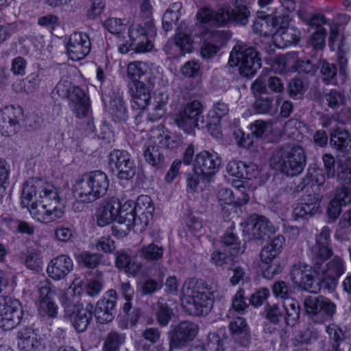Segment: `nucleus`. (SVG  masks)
<instances>
[{"label": "nucleus", "instance_id": "obj_1", "mask_svg": "<svg viewBox=\"0 0 351 351\" xmlns=\"http://www.w3.org/2000/svg\"><path fill=\"white\" fill-rule=\"evenodd\" d=\"M21 199V205L28 207L30 215L38 221L47 223L63 216V206L57 190L43 179L32 178L26 181Z\"/></svg>", "mask_w": 351, "mask_h": 351}, {"label": "nucleus", "instance_id": "obj_2", "mask_svg": "<svg viewBox=\"0 0 351 351\" xmlns=\"http://www.w3.org/2000/svg\"><path fill=\"white\" fill-rule=\"evenodd\" d=\"M333 255V249L330 239V230L324 226L316 236L315 243L310 250L311 264L298 262L293 265L290 277L292 282L301 289L315 292L318 289L317 284L314 282V272L322 271V265Z\"/></svg>", "mask_w": 351, "mask_h": 351}, {"label": "nucleus", "instance_id": "obj_3", "mask_svg": "<svg viewBox=\"0 0 351 351\" xmlns=\"http://www.w3.org/2000/svg\"><path fill=\"white\" fill-rule=\"evenodd\" d=\"M214 292L213 288L204 280L188 278L182 287V306L191 315H206L213 308Z\"/></svg>", "mask_w": 351, "mask_h": 351}, {"label": "nucleus", "instance_id": "obj_4", "mask_svg": "<svg viewBox=\"0 0 351 351\" xmlns=\"http://www.w3.org/2000/svg\"><path fill=\"white\" fill-rule=\"evenodd\" d=\"M306 164V157L300 145L285 144L272 152L270 167L287 176H295L302 172Z\"/></svg>", "mask_w": 351, "mask_h": 351}, {"label": "nucleus", "instance_id": "obj_5", "mask_svg": "<svg viewBox=\"0 0 351 351\" xmlns=\"http://www.w3.org/2000/svg\"><path fill=\"white\" fill-rule=\"evenodd\" d=\"M250 14V10L243 0H236L232 8L223 5L215 11L204 9L198 13L197 18L201 22L212 25L227 26L232 23L245 25Z\"/></svg>", "mask_w": 351, "mask_h": 351}, {"label": "nucleus", "instance_id": "obj_6", "mask_svg": "<svg viewBox=\"0 0 351 351\" xmlns=\"http://www.w3.org/2000/svg\"><path fill=\"white\" fill-rule=\"evenodd\" d=\"M109 180L101 171H93L81 176L74 185V193L78 200L90 204L103 197L107 193Z\"/></svg>", "mask_w": 351, "mask_h": 351}, {"label": "nucleus", "instance_id": "obj_7", "mask_svg": "<svg viewBox=\"0 0 351 351\" xmlns=\"http://www.w3.org/2000/svg\"><path fill=\"white\" fill-rule=\"evenodd\" d=\"M228 64L230 66H239V74L249 79L261 68V59L254 47L245 43H238L230 53Z\"/></svg>", "mask_w": 351, "mask_h": 351}, {"label": "nucleus", "instance_id": "obj_8", "mask_svg": "<svg viewBox=\"0 0 351 351\" xmlns=\"http://www.w3.org/2000/svg\"><path fill=\"white\" fill-rule=\"evenodd\" d=\"M322 271L314 272V282L317 284L318 289L313 293H317L322 289L328 292H333L339 279L345 274L347 268L346 261L339 255L332 256L327 263L322 265Z\"/></svg>", "mask_w": 351, "mask_h": 351}, {"label": "nucleus", "instance_id": "obj_9", "mask_svg": "<svg viewBox=\"0 0 351 351\" xmlns=\"http://www.w3.org/2000/svg\"><path fill=\"white\" fill-rule=\"evenodd\" d=\"M204 106L197 100L189 102L175 117L177 126L188 134L194 133L195 128H199L200 123H204L203 115Z\"/></svg>", "mask_w": 351, "mask_h": 351}, {"label": "nucleus", "instance_id": "obj_10", "mask_svg": "<svg viewBox=\"0 0 351 351\" xmlns=\"http://www.w3.org/2000/svg\"><path fill=\"white\" fill-rule=\"evenodd\" d=\"M221 158L214 151L203 150L197 153L193 162V171L203 181L210 182L219 171Z\"/></svg>", "mask_w": 351, "mask_h": 351}, {"label": "nucleus", "instance_id": "obj_11", "mask_svg": "<svg viewBox=\"0 0 351 351\" xmlns=\"http://www.w3.org/2000/svg\"><path fill=\"white\" fill-rule=\"evenodd\" d=\"M108 166L110 171L121 180H129L136 173L134 161L125 150H112L108 155Z\"/></svg>", "mask_w": 351, "mask_h": 351}, {"label": "nucleus", "instance_id": "obj_12", "mask_svg": "<svg viewBox=\"0 0 351 351\" xmlns=\"http://www.w3.org/2000/svg\"><path fill=\"white\" fill-rule=\"evenodd\" d=\"M197 332V325L192 322L184 321L171 326L168 332L169 351L185 347L193 340Z\"/></svg>", "mask_w": 351, "mask_h": 351}, {"label": "nucleus", "instance_id": "obj_13", "mask_svg": "<svg viewBox=\"0 0 351 351\" xmlns=\"http://www.w3.org/2000/svg\"><path fill=\"white\" fill-rule=\"evenodd\" d=\"M23 310L18 300L0 295V326L5 330L14 328L21 322Z\"/></svg>", "mask_w": 351, "mask_h": 351}, {"label": "nucleus", "instance_id": "obj_14", "mask_svg": "<svg viewBox=\"0 0 351 351\" xmlns=\"http://www.w3.org/2000/svg\"><path fill=\"white\" fill-rule=\"evenodd\" d=\"M23 120V110L21 106H5L0 110V132L5 136L16 134Z\"/></svg>", "mask_w": 351, "mask_h": 351}, {"label": "nucleus", "instance_id": "obj_15", "mask_svg": "<svg viewBox=\"0 0 351 351\" xmlns=\"http://www.w3.org/2000/svg\"><path fill=\"white\" fill-rule=\"evenodd\" d=\"M39 292L38 311L40 315L55 318L58 315V305L53 299L56 295L55 287L48 280L40 281L38 285Z\"/></svg>", "mask_w": 351, "mask_h": 351}, {"label": "nucleus", "instance_id": "obj_16", "mask_svg": "<svg viewBox=\"0 0 351 351\" xmlns=\"http://www.w3.org/2000/svg\"><path fill=\"white\" fill-rule=\"evenodd\" d=\"M249 240H264L276 232V227L265 217L253 215L243 230Z\"/></svg>", "mask_w": 351, "mask_h": 351}, {"label": "nucleus", "instance_id": "obj_17", "mask_svg": "<svg viewBox=\"0 0 351 351\" xmlns=\"http://www.w3.org/2000/svg\"><path fill=\"white\" fill-rule=\"evenodd\" d=\"M324 169L328 178L337 176L339 180L351 184V158L348 157L344 160H339L337 163L335 157L330 154L322 156Z\"/></svg>", "mask_w": 351, "mask_h": 351}, {"label": "nucleus", "instance_id": "obj_18", "mask_svg": "<svg viewBox=\"0 0 351 351\" xmlns=\"http://www.w3.org/2000/svg\"><path fill=\"white\" fill-rule=\"evenodd\" d=\"M128 87L132 100V107L140 110L136 116L137 118L141 116V110H144L149 104L150 91L154 87V84L152 83L151 80H149L138 82H129Z\"/></svg>", "mask_w": 351, "mask_h": 351}, {"label": "nucleus", "instance_id": "obj_19", "mask_svg": "<svg viewBox=\"0 0 351 351\" xmlns=\"http://www.w3.org/2000/svg\"><path fill=\"white\" fill-rule=\"evenodd\" d=\"M90 48L89 36L81 32L73 33L66 45L68 56L73 61L84 59L90 53Z\"/></svg>", "mask_w": 351, "mask_h": 351}, {"label": "nucleus", "instance_id": "obj_20", "mask_svg": "<svg viewBox=\"0 0 351 351\" xmlns=\"http://www.w3.org/2000/svg\"><path fill=\"white\" fill-rule=\"evenodd\" d=\"M228 38L229 34L225 31H213L208 33L200 47L202 58L209 60L215 57Z\"/></svg>", "mask_w": 351, "mask_h": 351}, {"label": "nucleus", "instance_id": "obj_21", "mask_svg": "<svg viewBox=\"0 0 351 351\" xmlns=\"http://www.w3.org/2000/svg\"><path fill=\"white\" fill-rule=\"evenodd\" d=\"M256 93L263 92L267 93L268 89L273 93H282L285 90L284 83L282 80L276 76L269 75L267 71H263L261 75L253 82L250 87Z\"/></svg>", "mask_w": 351, "mask_h": 351}, {"label": "nucleus", "instance_id": "obj_22", "mask_svg": "<svg viewBox=\"0 0 351 351\" xmlns=\"http://www.w3.org/2000/svg\"><path fill=\"white\" fill-rule=\"evenodd\" d=\"M306 313L312 316L326 315L331 317L336 311V305L327 298H308L304 302Z\"/></svg>", "mask_w": 351, "mask_h": 351}, {"label": "nucleus", "instance_id": "obj_23", "mask_svg": "<svg viewBox=\"0 0 351 351\" xmlns=\"http://www.w3.org/2000/svg\"><path fill=\"white\" fill-rule=\"evenodd\" d=\"M73 269L72 259L66 254H60L49 263L47 273L51 278L60 280L65 278Z\"/></svg>", "mask_w": 351, "mask_h": 351}, {"label": "nucleus", "instance_id": "obj_24", "mask_svg": "<svg viewBox=\"0 0 351 351\" xmlns=\"http://www.w3.org/2000/svg\"><path fill=\"white\" fill-rule=\"evenodd\" d=\"M65 313L70 317L73 326L78 332H83L87 329L93 317L91 311L75 305L66 306Z\"/></svg>", "mask_w": 351, "mask_h": 351}, {"label": "nucleus", "instance_id": "obj_25", "mask_svg": "<svg viewBox=\"0 0 351 351\" xmlns=\"http://www.w3.org/2000/svg\"><path fill=\"white\" fill-rule=\"evenodd\" d=\"M71 110L78 118L86 117L90 110V102L88 95L80 87L73 86L68 97Z\"/></svg>", "mask_w": 351, "mask_h": 351}, {"label": "nucleus", "instance_id": "obj_26", "mask_svg": "<svg viewBox=\"0 0 351 351\" xmlns=\"http://www.w3.org/2000/svg\"><path fill=\"white\" fill-rule=\"evenodd\" d=\"M254 97L252 104L254 111L256 114L274 116L276 114L278 106L274 101V97L266 93L258 92L251 90Z\"/></svg>", "mask_w": 351, "mask_h": 351}, {"label": "nucleus", "instance_id": "obj_27", "mask_svg": "<svg viewBox=\"0 0 351 351\" xmlns=\"http://www.w3.org/2000/svg\"><path fill=\"white\" fill-rule=\"evenodd\" d=\"M229 329L234 342L240 347H248L251 342V336L245 319L237 317L229 324Z\"/></svg>", "mask_w": 351, "mask_h": 351}, {"label": "nucleus", "instance_id": "obj_28", "mask_svg": "<svg viewBox=\"0 0 351 351\" xmlns=\"http://www.w3.org/2000/svg\"><path fill=\"white\" fill-rule=\"evenodd\" d=\"M119 210H120L119 199L114 197L101 204L95 214L97 225L104 227L113 221H117Z\"/></svg>", "mask_w": 351, "mask_h": 351}, {"label": "nucleus", "instance_id": "obj_29", "mask_svg": "<svg viewBox=\"0 0 351 351\" xmlns=\"http://www.w3.org/2000/svg\"><path fill=\"white\" fill-rule=\"evenodd\" d=\"M320 201L315 195H308L293 210L295 219L311 217L319 212Z\"/></svg>", "mask_w": 351, "mask_h": 351}, {"label": "nucleus", "instance_id": "obj_30", "mask_svg": "<svg viewBox=\"0 0 351 351\" xmlns=\"http://www.w3.org/2000/svg\"><path fill=\"white\" fill-rule=\"evenodd\" d=\"M164 148L156 144L147 145L144 149L143 156L145 161L154 167L160 169L166 166L167 161Z\"/></svg>", "mask_w": 351, "mask_h": 351}, {"label": "nucleus", "instance_id": "obj_31", "mask_svg": "<svg viewBox=\"0 0 351 351\" xmlns=\"http://www.w3.org/2000/svg\"><path fill=\"white\" fill-rule=\"evenodd\" d=\"M115 313V301L104 298L99 300L94 311L97 322L104 324L112 321Z\"/></svg>", "mask_w": 351, "mask_h": 351}, {"label": "nucleus", "instance_id": "obj_32", "mask_svg": "<svg viewBox=\"0 0 351 351\" xmlns=\"http://www.w3.org/2000/svg\"><path fill=\"white\" fill-rule=\"evenodd\" d=\"M18 348L21 351H36L40 343L38 335L31 328H24L17 333Z\"/></svg>", "mask_w": 351, "mask_h": 351}, {"label": "nucleus", "instance_id": "obj_33", "mask_svg": "<svg viewBox=\"0 0 351 351\" xmlns=\"http://www.w3.org/2000/svg\"><path fill=\"white\" fill-rule=\"evenodd\" d=\"M330 143L332 148L343 154L351 150V136L347 130L341 128L331 130Z\"/></svg>", "mask_w": 351, "mask_h": 351}, {"label": "nucleus", "instance_id": "obj_34", "mask_svg": "<svg viewBox=\"0 0 351 351\" xmlns=\"http://www.w3.org/2000/svg\"><path fill=\"white\" fill-rule=\"evenodd\" d=\"M285 239L282 235L278 234L265 245L261 250L260 257L261 261L270 263L280 253Z\"/></svg>", "mask_w": 351, "mask_h": 351}, {"label": "nucleus", "instance_id": "obj_35", "mask_svg": "<svg viewBox=\"0 0 351 351\" xmlns=\"http://www.w3.org/2000/svg\"><path fill=\"white\" fill-rule=\"evenodd\" d=\"M108 111L114 122H125L128 118V108L121 96L110 99Z\"/></svg>", "mask_w": 351, "mask_h": 351}, {"label": "nucleus", "instance_id": "obj_36", "mask_svg": "<svg viewBox=\"0 0 351 351\" xmlns=\"http://www.w3.org/2000/svg\"><path fill=\"white\" fill-rule=\"evenodd\" d=\"M282 309L285 317V325L294 326L300 315V306L294 298H288L283 301Z\"/></svg>", "mask_w": 351, "mask_h": 351}, {"label": "nucleus", "instance_id": "obj_37", "mask_svg": "<svg viewBox=\"0 0 351 351\" xmlns=\"http://www.w3.org/2000/svg\"><path fill=\"white\" fill-rule=\"evenodd\" d=\"M148 66L143 62H133L128 65L127 76L130 82H138L151 80L147 76Z\"/></svg>", "mask_w": 351, "mask_h": 351}, {"label": "nucleus", "instance_id": "obj_38", "mask_svg": "<svg viewBox=\"0 0 351 351\" xmlns=\"http://www.w3.org/2000/svg\"><path fill=\"white\" fill-rule=\"evenodd\" d=\"M274 36L276 42L278 43V45L280 47L296 44L300 40L298 32L293 27L275 30Z\"/></svg>", "mask_w": 351, "mask_h": 351}, {"label": "nucleus", "instance_id": "obj_39", "mask_svg": "<svg viewBox=\"0 0 351 351\" xmlns=\"http://www.w3.org/2000/svg\"><path fill=\"white\" fill-rule=\"evenodd\" d=\"M154 208L149 203H145V206L141 205V211H138L137 215H135L132 228H136V231H142L149 224L150 219H152Z\"/></svg>", "mask_w": 351, "mask_h": 351}, {"label": "nucleus", "instance_id": "obj_40", "mask_svg": "<svg viewBox=\"0 0 351 351\" xmlns=\"http://www.w3.org/2000/svg\"><path fill=\"white\" fill-rule=\"evenodd\" d=\"M190 34L191 30L184 29L182 25L178 29V32L175 35L174 43L180 50L182 55L191 51L193 48V40Z\"/></svg>", "mask_w": 351, "mask_h": 351}, {"label": "nucleus", "instance_id": "obj_41", "mask_svg": "<svg viewBox=\"0 0 351 351\" xmlns=\"http://www.w3.org/2000/svg\"><path fill=\"white\" fill-rule=\"evenodd\" d=\"M115 265L118 269H124L125 271L132 276L138 273L140 267L132 261V257L124 251H118L115 254Z\"/></svg>", "mask_w": 351, "mask_h": 351}, {"label": "nucleus", "instance_id": "obj_42", "mask_svg": "<svg viewBox=\"0 0 351 351\" xmlns=\"http://www.w3.org/2000/svg\"><path fill=\"white\" fill-rule=\"evenodd\" d=\"M169 99V95L166 91L159 92L156 95L154 112H150L148 119L154 122L160 119L166 112V106Z\"/></svg>", "mask_w": 351, "mask_h": 351}, {"label": "nucleus", "instance_id": "obj_43", "mask_svg": "<svg viewBox=\"0 0 351 351\" xmlns=\"http://www.w3.org/2000/svg\"><path fill=\"white\" fill-rule=\"evenodd\" d=\"M182 3L176 2L170 5L162 16V28L165 32L171 30L173 25L180 19Z\"/></svg>", "mask_w": 351, "mask_h": 351}, {"label": "nucleus", "instance_id": "obj_44", "mask_svg": "<svg viewBox=\"0 0 351 351\" xmlns=\"http://www.w3.org/2000/svg\"><path fill=\"white\" fill-rule=\"evenodd\" d=\"M213 111L216 115V121L214 123V124L208 123L206 126L208 130L210 131L211 134L217 137L220 134L219 128L220 119L228 113L229 108L228 104L219 101L213 106Z\"/></svg>", "mask_w": 351, "mask_h": 351}, {"label": "nucleus", "instance_id": "obj_45", "mask_svg": "<svg viewBox=\"0 0 351 351\" xmlns=\"http://www.w3.org/2000/svg\"><path fill=\"white\" fill-rule=\"evenodd\" d=\"M319 66L322 81L326 84H337L338 77L337 65L334 63L322 60L320 62Z\"/></svg>", "mask_w": 351, "mask_h": 351}, {"label": "nucleus", "instance_id": "obj_46", "mask_svg": "<svg viewBox=\"0 0 351 351\" xmlns=\"http://www.w3.org/2000/svg\"><path fill=\"white\" fill-rule=\"evenodd\" d=\"M125 341V335L117 331H110L104 340L102 351H119Z\"/></svg>", "mask_w": 351, "mask_h": 351}, {"label": "nucleus", "instance_id": "obj_47", "mask_svg": "<svg viewBox=\"0 0 351 351\" xmlns=\"http://www.w3.org/2000/svg\"><path fill=\"white\" fill-rule=\"evenodd\" d=\"M165 248L154 243L144 245L141 250V254L147 262H156L163 256Z\"/></svg>", "mask_w": 351, "mask_h": 351}, {"label": "nucleus", "instance_id": "obj_48", "mask_svg": "<svg viewBox=\"0 0 351 351\" xmlns=\"http://www.w3.org/2000/svg\"><path fill=\"white\" fill-rule=\"evenodd\" d=\"M324 101L327 106L333 109H338L346 104V96L340 90L331 89L323 96Z\"/></svg>", "mask_w": 351, "mask_h": 351}, {"label": "nucleus", "instance_id": "obj_49", "mask_svg": "<svg viewBox=\"0 0 351 351\" xmlns=\"http://www.w3.org/2000/svg\"><path fill=\"white\" fill-rule=\"evenodd\" d=\"M221 242L230 247V253L233 256L241 254L245 251V247L241 245V241L232 232L227 231L221 237Z\"/></svg>", "mask_w": 351, "mask_h": 351}, {"label": "nucleus", "instance_id": "obj_50", "mask_svg": "<svg viewBox=\"0 0 351 351\" xmlns=\"http://www.w3.org/2000/svg\"><path fill=\"white\" fill-rule=\"evenodd\" d=\"M156 317L160 326H166L171 319L173 313L169 305L162 302H158L156 308Z\"/></svg>", "mask_w": 351, "mask_h": 351}, {"label": "nucleus", "instance_id": "obj_51", "mask_svg": "<svg viewBox=\"0 0 351 351\" xmlns=\"http://www.w3.org/2000/svg\"><path fill=\"white\" fill-rule=\"evenodd\" d=\"M103 256L98 253L82 252L77 256L79 264L88 269L97 267L101 263Z\"/></svg>", "mask_w": 351, "mask_h": 351}, {"label": "nucleus", "instance_id": "obj_52", "mask_svg": "<svg viewBox=\"0 0 351 351\" xmlns=\"http://www.w3.org/2000/svg\"><path fill=\"white\" fill-rule=\"evenodd\" d=\"M266 319L273 324H285V317L282 307L278 304L268 305L265 308Z\"/></svg>", "mask_w": 351, "mask_h": 351}, {"label": "nucleus", "instance_id": "obj_53", "mask_svg": "<svg viewBox=\"0 0 351 351\" xmlns=\"http://www.w3.org/2000/svg\"><path fill=\"white\" fill-rule=\"evenodd\" d=\"M326 331L329 335V345L327 348H339L345 337L343 330L337 325L330 324L326 327Z\"/></svg>", "mask_w": 351, "mask_h": 351}, {"label": "nucleus", "instance_id": "obj_54", "mask_svg": "<svg viewBox=\"0 0 351 351\" xmlns=\"http://www.w3.org/2000/svg\"><path fill=\"white\" fill-rule=\"evenodd\" d=\"M150 197L147 195H142L137 199L136 204L132 201H127L123 205L119 200V206L120 210H118L117 216L120 215V213H129V212H138L141 211V205L145 206V203H149Z\"/></svg>", "mask_w": 351, "mask_h": 351}, {"label": "nucleus", "instance_id": "obj_55", "mask_svg": "<svg viewBox=\"0 0 351 351\" xmlns=\"http://www.w3.org/2000/svg\"><path fill=\"white\" fill-rule=\"evenodd\" d=\"M287 90L293 99H300L303 98L305 93L304 83L300 79L295 77L288 84Z\"/></svg>", "mask_w": 351, "mask_h": 351}, {"label": "nucleus", "instance_id": "obj_56", "mask_svg": "<svg viewBox=\"0 0 351 351\" xmlns=\"http://www.w3.org/2000/svg\"><path fill=\"white\" fill-rule=\"evenodd\" d=\"M269 16H270L269 14H266L264 12H257V18L253 24L254 32L261 34H269L271 22L268 21L267 17Z\"/></svg>", "mask_w": 351, "mask_h": 351}, {"label": "nucleus", "instance_id": "obj_57", "mask_svg": "<svg viewBox=\"0 0 351 351\" xmlns=\"http://www.w3.org/2000/svg\"><path fill=\"white\" fill-rule=\"evenodd\" d=\"M327 30L325 28H319L312 33L308 45L315 50H322L326 45V36Z\"/></svg>", "mask_w": 351, "mask_h": 351}, {"label": "nucleus", "instance_id": "obj_58", "mask_svg": "<svg viewBox=\"0 0 351 351\" xmlns=\"http://www.w3.org/2000/svg\"><path fill=\"white\" fill-rule=\"evenodd\" d=\"M226 341L227 337L224 335L221 337L218 333H210L207 338V346L211 351H225Z\"/></svg>", "mask_w": 351, "mask_h": 351}, {"label": "nucleus", "instance_id": "obj_59", "mask_svg": "<svg viewBox=\"0 0 351 351\" xmlns=\"http://www.w3.org/2000/svg\"><path fill=\"white\" fill-rule=\"evenodd\" d=\"M25 266L31 270L38 271L41 269L43 261L38 252H29L25 258Z\"/></svg>", "mask_w": 351, "mask_h": 351}, {"label": "nucleus", "instance_id": "obj_60", "mask_svg": "<svg viewBox=\"0 0 351 351\" xmlns=\"http://www.w3.org/2000/svg\"><path fill=\"white\" fill-rule=\"evenodd\" d=\"M267 19L269 20L268 21L271 22V29H269V34H274L275 30L289 27L288 25L290 19L288 15L276 16L270 15Z\"/></svg>", "mask_w": 351, "mask_h": 351}, {"label": "nucleus", "instance_id": "obj_61", "mask_svg": "<svg viewBox=\"0 0 351 351\" xmlns=\"http://www.w3.org/2000/svg\"><path fill=\"white\" fill-rule=\"evenodd\" d=\"M230 254H227L226 252L220 251H215L211 254V261L213 264L217 266H224L230 265L233 261V257L230 250L229 251Z\"/></svg>", "mask_w": 351, "mask_h": 351}, {"label": "nucleus", "instance_id": "obj_62", "mask_svg": "<svg viewBox=\"0 0 351 351\" xmlns=\"http://www.w3.org/2000/svg\"><path fill=\"white\" fill-rule=\"evenodd\" d=\"M272 291L275 296L280 298L284 300L291 298L289 297L291 289L287 282L283 280L276 281L272 285Z\"/></svg>", "mask_w": 351, "mask_h": 351}, {"label": "nucleus", "instance_id": "obj_63", "mask_svg": "<svg viewBox=\"0 0 351 351\" xmlns=\"http://www.w3.org/2000/svg\"><path fill=\"white\" fill-rule=\"evenodd\" d=\"M332 200L339 203L341 206H346L351 203V189L343 186L337 188L335 197Z\"/></svg>", "mask_w": 351, "mask_h": 351}, {"label": "nucleus", "instance_id": "obj_64", "mask_svg": "<svg viewBox=\"0 0 351 351\" xmlns=\"http://www.w3.org/2000/svg\"><path fill=\"white\" fill-rule=\"evenodd\" d=\"M200 71V64L197 60H189L181 67L182 74L186 77H195Z\"/></svg>", "mask_w": 351, "mask_h": 351}]
</instances>
